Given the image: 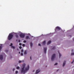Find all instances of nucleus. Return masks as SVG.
<instances>
[{
  "mask_svg": "<svg viewBox=\"0 0 74 74\" xmlns=\"http://www.w3.org/2000/svg\"><path fill=\"white\" fill-rule=\"evenodd\" d=\"M26 66V64L25 63L23 64L22 65L23 68H22L21 70V73H25L27 71H28L29 69V65H27V67L25 69V67Z\"/></svg>",
  "mask_w": 74,
  "mask_h": 74,
  "instance_id": "obj_1",
  "label": "nucleus"
},
{
  "mask_svg": "<svg viewBox=\"0 0 74 74\" xmlns=\"http://www.w3.org/2000/svg\"><path fill=\"white\" fill-rule=\"evenodd\" d=\"M18 34H19V36L21 37V38H25V35L27 34V35H30V34H25L23 33H22L21 32H19L18 33Z\"/></svg>",
  "mask_w": 74,
  "mask_h": 74,
  "instance_id": "obj_2",
  "label": "nucleus"
},
{
  "mask_svg": "<svg viewBox=\"0 0 74 74\" xmlns=\"http://www.w3.org/2000/svg\"><path fill=\"white\" fill-rule=\"evenodd\" d=\"M12 34H17V33L12 32L11 33H10L8 36V40H10L12 38L13 36Z\"/></svg>",
  "mask_w": 74,
  "mask_h": 74,
  "instance_id": "obj_3",
  "label": "nucleus"
},
{
  "mask_svg": "<svg viewBox=\"0 0 74 74\" xmlns=\"http://www.w3.org/2000/svg\"><path fill=\"white\" fill-rule=\"evenodd\" d=\"M61 30V28L58 26L56 27L55 29V30L56 32L57 30Z\"/></svg>",
  "mask_w": 74,
  "mask_h": 74,
  "instance_id": "obj_4",
  "label": "nucleus"
},
{
  "mask_svg": "<svg viewBox=\"0 0 74 74\" xmlns=\"http://www.w3.org/2000/svg\"><path fill=\"white\" fill-rule=\"evenodd\" d=\"M40 72H41V70H40V69H38L36 70L35 74H38V73H40Z\"/></svg>",
  "mask_w": 74,
  "mask_h": 74,
  "instance_id": "obj_5",
  "label": "nucleus"
},
{
  "mask_svg": "<svg viewBox=\"0 0 74 74\" xmlns=\"http://www.w3.org/2000/svg\"><path fill=\"white\" fill-rule=\"evenodd\" d=\"M55 58V54H53L51 57V59L52 60H53Z\"/></svg>",
  "mask_w": 74,
  "mask_h": 74,
  "instance_id": "obj_6",
  "label": "nucleus"
},
{
  "mask_svg": "<svg viewBox=\"0 0 74 74\" xmlns=\"http://www.w3.org/2000/svg\"><path fill=\"white\" fill-rule=\"evenodd\" d=\"M12 45H13V44L11 43L10 46H11V47L12 48H13V49H15V46H13Z\"/></svg>",
  "mask_w": 74,
  "mask_h": 74,
  "instance_id": "obj_7",
  "label": "nucleus"
},
{
  "mask_svg": "<svg viewBox=\"0 0 74 74\" xmlns=\"http://www.w3.org/2000/svg\"><path fill=\"white\" fill-rule=\"evenodd\" d=\"M24 50H23V49H22L21 50V56H23V51Z\"/></svg>",
  "mask_w": 74,
  "mask_h": 74,
  "instance_id": "obj_8",
  "label": "nucleus"
},
{
  "mask_svg": "<svg viewBox=\"0 0 74 74\" xmlns=\"http://www.w3.org/2000/svg\"><path fill=\"white\" fill-rule=\"evenodd\" d=\"M3 57L2 55H0V60H3Z\"/></svg>",
  "mask_w": 74,
  "mask_h": 74,
  "instance_id": "obj_9",
  "label": "nucleus"
},
{
  "mask_svg": "<svg viewBox=\"0 0 74 74\" xmlns=\"http://www.w3.org/2000/svg\"><path fill=\"white\" fill-rule=\"evenodd\" d=\"M27 51L25 50L24 51V55H27Z\"/></svg>",
  "mask_w": 74,
  "mask_h": 74,
  "instance_id": "obj_10",
  "label": "nucleus"
},
{
  "mask_svg": "<svg viewBox=\"0 0 74 74\" xmlns=\"http://www.w3.org/2000/svg\"><path fill=\"white\" fill-rule=\"evenodd\" d=\"M46 44V42L45 41H44L42 43V45H45Z\"/></svg>",
  "mask_w": 74,
  "mask_h": 74,
  "instance_id": "obj_11",
  "label": "nucleus"
},
{
  "mask_svg": "<svg viewBox=\"0 0 74 74\" xmlns=\"http://www.w3.org/2000/svg\"><path fill=\"white\" fill-rule=\"evenodd\" d=\"M0 46V51L1 50V49H2V46H3L2 44H1Z\"/></svg>",
  "mask_w": 74,
  "mask_h": 74,
  "instance_id": "obj_12",
  "label": "nucleus"
},
{
  "mask_svg": "<svg viewBox=\"0 0 74 74\" xmlns=\"http://www.w3.org/2000/svg\"><path fill=\"white\" fill-rule=\"evenodd\" d=\"M51 43V40H50L48 42L47 44V45H49V44H50Z\"/></svg>",
  "mask_w": 74,
  "mask_h": 74,
  "instance_id": "obj_13",
  "label": "nucleus"
},
{
  "mask_svg": "<svg viewBox=\"0 0 74 74\" xmlns=\"http://www.w3.org/2000/svg\"><path fill=\"white\" fill-rule=\"evenodd\" d=\"M65 64H66V61H64L63 63V66H64Z\"/></svg>",
  "mask_w": 74,
  "mask_h": 74,
  "instance_id": "obj_14",
  "label": "nucleus"
},
{
  "mask_svg": "<svg viewBox=\"0 0 74 74\" xmlns=\"http://www.w3.org/2000/svg\"><path fill=\"white\" fill-rule=\"evenodd\" d=\"M16 68L17 70H18V69H20V67L19 66H17L16 67Z\"/></svg>",
  "mask_w": 74,
  "mask_h": 74,
  "instance_id": "obj_15",
  "label": "nucleus"
},
{
  "mask_svg": "<svg viewBox=\"0 0 74 74\" xmlns=\"http://www.w3.org/2000/svg\"><path fill=\"white\" fill-rule=\"evenodd\" d=\"M29 37L28 36H27L25 37V39H29Z\"/></svg>",
  "mask_w": 74,
  "mask_h": 74,
  "instance_id": "obj_16",
  "label": "nucleus"
},
{
  "mask_svg": "<svg viewBox=\"0 0 74 74\" xmlns=\"http://www.w3.org/2000/svg\"><path fill=\"white\" fill-rule=\"evenodd\" d=\"M44 49L45 52H45H46V50H47V48H44Z\"/></svg>",
  "mask_w": 74,
  "mask_h": 74,
  "instance_id": "obj_17",
  "label": "nucleus"
},
{
  "mask_svg": "<svg viewBox=\"0 0 74 74\" xmlns=\"http://www.w3.org/2000/svg\"><path fill=\"white\" fill-rule=\"evenodd\" d=\"M59 58H60V57L62 56V55H61V54H60V53H59Z\"/></svg>",
  "mask_w": 74,
  "mask_h": 74,
  "instance_id": "obj_18",
  "label": "nucleus"
},
{
  "mask_svg": "<svg viewBox=\"0 0 74 74\" xmlns=\"http://www.w3.org/2000/svg\"><path fill=\"white\" fill-rule=\"evenodd\" d=\"M30 45L31 47H32V46H33V43L32 42H31L30 43Z\"/></svg>",
  "mask_w": 74,
  "mask_h": 74,
  "instance_id": "obj_19",
  "label": "nucleus"
},
{
  "mask_svg": "<svg viewBox=\"0 0 74 74\" xmlns=\"http://www.w3.org/2000/svg\"><path fill=\"white\" fill-rule=\"evenodd\" d=\"M5 51L6 53H7L8 52V51L7 50H5Z\"/></svg>",
  "mask_w": 74,
  "mask_h": 74,
  "instance_id": "obj_20",
  "label": "nucleus"
},
{
  "mask_svg": "<svg viewBox=\"0 0 74 74\" xmlns=\"http://www.w3.org/2000/svg\"><path fill=\"white\" fill-rule=\"evenodd\" d=\"M18 71H15L16 74H18Z\"/></svg>",
  "mask_w": 74,
  "mask_h": 74,
  "instance_id": "obj_21",
  "label": "nucleus"
},
{
  "mask_svg": "<svg viewBox=\"0 0 74 74\" xmlns=\"http://www.w3.org/2000/svg\"><path fill=\"white\" fill-rule=\"evenodd\" d=\"M22 46L23 47H25V45L24 44H23L22 45Z\"/></svg>",
  "mask_w": 74,
  "mask_h": 74,
  "instance_id": "obj_22",
  "label": "nucleus"
},
{
  "mask_svg": "<svg viewBox=\"0 0 74 74\" xmlns=\"http://www.w3.org/2000/svg\"><path fill=\"white\" fill-rule=\"evenodd\" d=\"M38 45V46H40V47H41V44H39Z\"/></svg>",
  "mask_w": 74,
  "mask_h": 74,
  "instance_id": "obj_23",
  "label": "nucleus"
},
{
  "mask_svg": "<svg viewBox=\"0 0 74 74\" xmlns=\"http://www.w3.org/2000/svg\"><path fill=\"white\" fill-rule=\"evenodd\" d=\"M23 42H24V43H26V40H24L23 41Z\"/></svg>",
  "mask_w": 74,
  "mask_h": 74,
  "instance_id": "obj_24",
  "label": "nucleus"
},
{
  "mask_svg": "<svg viewBox=\"0 0 74 74\" xmlns=\"http://www.w3.org/2000/svg\"><path fill=\"white\" fill-rule=\"evenodd\" d=\"M18 62H19V63H22V61H18Z\"/></svg>",
  "mask_w": 74,
  "mask_h": 74,
  "instance_id": "obj_25",
  "label": "nucleus"
},
{
  "mask_svg": "<svg viewBox=\"0 0 74 74\" xmlns=\"http://www.w3.org/2000/svg\"><path fill=\"white\" fill-rule=\"evenodd\" d=\"M19 48L20 49H22V47H21V46L19 47Z\"/></svg>",
  "mask_w": 74,
  "mask_h": 74,
  "instance_id": "obj_26",
  "label": "nucleus"
},
{
  "mask_svg": "<svg viewBox=\"0 0 74 74\" xmlns=\"http://www.w3.org/2000/svg\"><path fill=\"white\" fill-rule=\"evenodd\" d=\"M57 64H58V63H56L54 64V65H57Z\"/></svg>",
  "mask_w": 74,
  "mask_h": 74,
  "instance_id": "obj_27",
  "label": "nucleus"
},
{
  "mask_svg": "<svg viewBox=\"0 0 74 74\" xmlns=\"http://www.w3.org/2000/svg\"><path fill=\"white\" fill-rule=\"evenodd\" d=\"M15 68H13V69H12V70H13V71H14V70H15Z\"/></svg>",
  "mask_w": 74,
  "mask_h": 74,
  "instance_id": "obj_28",
  "label": "nucleus"
},
{
  "mask_svg": "<svg viewBox=\"0 0 74 74\" xmlns=\"http://www.w3.org/2000/svg\"><path fill=\"white\" fill-rule=\"evenodd\" d=\"M71 55H74V53H72Z\"/></svg>",
  "mask_w": 74,
  "mask_h": 74,
  "instance_id": "obj_29",
  "label": "nucleus"
},
{
  "mask_svg": "<svg viewBox=\"0 0 74 74\" xmlns=\"http://www.w3.org/2000/svg\"><path fill=\"white\" fill-rule=\"evenodd\" d=\"M19 45H22V44H21V43H20L19 44Z\"/></svg>",
  "mask_w": 74,
  "mask_h": 74,
  "instance_id": "obj_30",
  "label": "nucleus"
},
{
  "mask_svg": "<svg viewBox=\"0 0 74 74\" xmlns=\"http://www.w3.org/2000/svg\"><path fill=\"white\" fill-rule=\"evenodd\" d=\"M35 71V70H33L32 71L33 72H34Z\"/></svg>",
  "mask_w": 74,
  "mask_h": 74,
  "instance_id": "obj_31",
  "label": "nucleus"
},
{
  "mask_svg": "<svg viewBox=\"0 0 74 74\" xmlns=\"http://www.w3.org/2000/svg\"><path fill=\"white\" fill-rule=\"evenodd\" d=\"M18 53H21V52H19Z\"/></svg>",
  "mask_w": 74,
  "mask_h": 74,
  "instance_id": "obj_32",
  "label": "nucleus"
},
{
  "mask_svg": "<svg viewBox=\"0 0 74 74\" xmlns=\"http://www.w3.org/2000/svg\"><path fill=\"white\" fill-rule=\"evenodd\" d=\"M73 40H74V38H73Z\"/></svg>",
  "mask_w": 74,
  "mask_h": 74,
  "instance_id": "obj_33",
  "label": "nucleus"
},
{
  "mask_svg": "<svg viewBox=\"0 0 74 74\" xmlns=\"http://www.w3.org/2000/svg\"><path fill=\"white\" fill-rule=\"evenodd\" d=\"M30 59H32L31 57H30Z\"/></svg>",
  "mask_w": 74,
  "mask_h": 74,
  "instance_id": "obj_34",
  "label": "nucleus"
},
{
  "mask_svg": "<svg viewBox=\"0 0 74 74\" xmlns=\"http://www.w3.org/2000/svg\"><path fill=\"white\" fill-rule=\"evenodd\" d=\"M19 42H20V40H19Z\"/></svg>",
  "mask_w": 74,
  "mask_h": 74,
  "instance_id": "obj_35",
  "label": "nucleus"
},
{
  "mask_svg": "<svg viewBox=\"0 0 74 74\" xmlns=\"http://www.w3.org/2000/svg\"><path fill=\"white\" fill-rule=\"evenodd\" d=\"M73 62H72V63H73Z\"/></svg>",
  "mask_w": 74,
  "mask_h": 74,
  "instance_id": "obj_36",
  "label": "nucleus"
}]
</instances>
